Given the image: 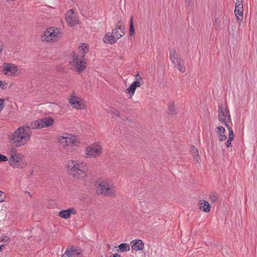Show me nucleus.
Returning <instances> with one entry per match:
<instances>
[{"label": "nucleus", "instance_id": "obj_1", "mask_svg": "<svg viewBox=\"0 0 257 257\" xmlns=\"http://www.w3.org/2000/svg\"><path fill=\"white\" fill-rule=\"evenodd\" d=\"M32 135L30 130L23 126L18 128L11 137L12 144L17 147L24 146L30 140Z\"/></svg>", "mask_w": 257, "mask_h": 257}, {"label": "nucleus", "instance_id": "obj_2", "mask_svg": "<svg viewBox=\"0 0 257 257\" xmlns=\"http://www.w3.org/2000/svg\"><path fill=\"white\" fill-rule=\"evenodd\" d=\"M66 167L69 173L76 178H79L87 170L85 163L78 161L69 160L66 163Z\"/></svg>", "mask_w": 257, "mask_h": 257}, {"label": "nucleus", "instance_id": "obj_3", "mask_svg": "<svg viewBox=\"0 0 257 257\" xmlns=\"http://www.w3.org/2000/svg\"><path fill=\"white\" fill-rule=\"evenodd\" d=\"M71 69L78 72H82L86 67L87 61L84 56H80L76 52H72L69 61Z\"/></svg>", "mask_w": 257, "mask_h": 257}, {"label": "nucleus", "instance_id": "obj_4", "mask_svg": "<svg viewBox=\"0 0 257 257\" xmlns=\"http://www.w3.org/2000/svg\"><path fill=\"white\" fill-rule=\"evenodd\" d=\"M97 192L98 194L108 197H113L115 195L114 185L111 181L108 180L102 181L100 182L97 187Z\"/></svg>", "mask_w": 257, "mask_h": 257}, {"label": "nucleus", "instance_id": "obj_5", "mask_svg": "<svg viewBox=\"0 0 257 257\" xmlns=\"http://www.w3.org/2000/svg\"><path fill=\"white\" fill-rule=\"evenodd\" d=\"M62 36L60 30L57 28H50L47 29L41 35V40L46 42H56Z\"/></svg>", "mask_w": 257, "mask_h": 257}, {"label": "nucleus", "instance_id": "obj_6", "mask_svg": "<svg viewBox=\"0 0 257 257\" xmlns=\"http://www.w3.org/2000/svg\"><path fill=\"white\" fill-rule=\"evenodd\" d=\"M170 59L180 72L184 73L186 71L184 60L178 57V55L175 51L173 49L170 51Z\"/></svg>", "mask_w": 257, "mask_h": 257}, {"label": "nucleus", "instance_id": "obj_7", "mask_svg": "<svg viewBox=\"0 0 257 257\" xmlns=\"http://www.w3.org/2000/svg\"><path fill=\"white\" fill-rule=\"evenodd\" d=\"M58 141L64 147H67L70 144L77 146L79 144V141L77 138L75 136L69 133H64L62 135L60 136Z\"/></svg>", "mask_w": 257, "mask_h": 257}, {"label": "nucleus", "instance_id": "obj_8", "mask_svg": "<svg viewBox=\"0 0 257 257\" xmlns=\"http://www.w3.org/2000/svg\"><path fill=\"white\" fill-rule=\"evenodd\" d=\"M85 153L87 158L97 157L102 153V147L98 144H93L86 148Z\"/></svg>", "mask_w": 257, "mask_h": 257}, {"label": "nucleus", "instance_id": "obj_9", "mask_svg": "<svg viewBox=\"0 0 257 257\" xmlns=\"http://www.w3.org/2000/svg\"><path fill=\"white\" fill-rule=\"evenodd\" d=\"M218 119L225 125L228 124L230 119V115L229 109L227 106L222 105H219L218 108Z\"/></svg>", "mask_w": 257, "mask_h": 257}, {"label": "nucleus", "instance_id": "obj_10", "mask_svg": "<svg viewBox=\"0 0 257 257\" xmlns=\"http://www.w3.org/2000/svg\"><path fill=\"white\" fill-rule=\"evenodd\" d=\"M3 71L5 75L10 76H16L20 73L18 66L13 63H4L3 64Z\"/></svg>", "mask_w": 257, "mask_h": 257}, {"label": "nucleus", "instance_id": "obj_11", "mask_svg": "<svg viewBox=\"0 0 257 257\" xmlns=\"http://www.w3.org/2000/svg\"><path fill=\"white\" fill-rule=\"evenodd\" d=\"M82 252L80 248L72 246L66 249L62 257H82Z\"/></svg>", "mask_w": 257, "mask_h": 257}, {"label": "nucleus", "instance_id": "obj_12", "mask_svg": "<svg viewBox=\"0 0 257 257\" xmlns=\"http://www.w3.org/2000/svg\"><path fill=\"white\" fill-rule=\"evenodd\" d=\"M66 20L70 27H73L78 24V20L74 14V11L71 9L66 14Z\"/></svg>", "mask_w": 257, "mask_h": 257}, {"label": "nucleus", "instance_id": "obj_13", "mask_svg": "<svg viewBox=\"0 0 257 257\" xmlns=\"http://www.w3.org/2000/svg\"><path fill=\"white\" fill-rule=\"evenodd\" d=\"M68 101L73 108L79 109H82L84 108V104L79 97L72 95L69 98Z\"/></svg>", "mask_w": 257, "mask_h": 257}, {"label": "nucleus", "instance_id": "obj_14", "mask_svg": "<svg viewBox=\"0 0 257 257\" xmlns=\"http://www.w3.org/2000/svg\"><path fill=\"white\" fill-rule=\"evenodd\" d=\"M11 155L10 158V164L14 168H19L20 165L19 164V158L18 154L17 153L16 149L14 148L12 149Z\"/></svg>", "mask_w": 257, "mask_h": 257}, {"label": "nucleus", "instance_id": "obj_15", "mask_svg": "<svg viewBox=\"0 0 257 257\" xmlns=\"http://www.w3.org/2000/svg\"><path fill=\"white\" fill-rule=\"evenodd\" d=\"M112 33L114 34L118 39L125 35L124 27L122 26L121 22L118 21L115 25L114 29L112 31Z\"/></svg>", "mask_w": 257, "mask_h": 257}, {"label": "nucleus", "instance_id": "obj_16", "mask_svg": "<svg viewBox=\"0 0 257 257\" xmlns=\"http://www.w3.org/2000/svg\"><path fill=\"white\" fill-rule=\"evenodd\" d=\"M103 40L105 44H113L116 42L117 38L112 33L109 32L105 34Z\"/></svg>", "mask_w": 257, "mask_h": 257}, {"label": "nucleus", "instance_id": "obj_17", "mask_svg": "<svg viewBox=\"0 0 257 257\" xmlns=\"http://www.w3.org/2000/svg\"><path fill=\"white\" fill-rule=\"evenodd\" d=\"M38 120L39 121L40 128L50 126L54 123V119L49 117H46L43 118L38 119Z\"/></svg>", "mask_w": 257, "mask_h": 257}, {"label": "nucleus", "instance_id": "obj_18", "mask_svg": "<svg viewBox=\"0 0 257 257\" xmlns=\"http://www.w3.org/2000/svg\"><path fill=\"white\" fill-rule=\"evenodd\" d=\"M26 129H28L29 130L31 129H40V123L39 121L38 120H34L32 122L27 123L24 126H22Z\"/></svg>", "mask_w": 257, "mask_h": 257}, {"label": "nucleus", "instance_id": "obj_19", "mask_svg": "<svg viewBox=\"0 0 257 257\" xmlns=\"http://www.w3.org/2000/svg\"><path fill=\"white\" fill-rule=\"evenodd\" d=\"M141 86L142 85L138 84V83L133 82L126 89L125 92L130 95V97H132L134 95L136 88Z\"/></svg>", "mask_w": 257, "mask_h": 257}, {"label": "nucleus", "instance_id": "obj_20", "mask_svg": "<svg viewBox=\"0 0 257 257\" xmlns=\"http://www.w3.org/2000/svg\"><path fill=\"white\" fill-rule=\"evenodd\" d=\"M243 7H235L234 13L236 17V20L240 22L243 20Z\"/></svg>", "mask_w": 257, "mask_h": 257}, {"label": "nucleus", "instance_id": "obj_21", "mask_svg": "<svg viewBox=\"0 0 257 257\" xmlns=\"http://www.w3.org/2000/svg\"><path fill=\"white\" fill-rule=\"evenodd\" d=\"M134 243L132 246V248L135 250H141L144 247V242L140 239L135 240L133 241Z\"/></svg>", "mask_w": 257, "mask_h": 257}, {"label": "nucleus", "instance_id": "obj_22", "mask_svg": "<svg viewBox=\"0 0 257 257\" xmlns=\"http://www.w3.org/2000/svg\"><path fill=\"white\" fill-rule=\"evenodd\" d=\"M200 203V209L205 212H209L210 211L211 207L209 204V203L203 200Z\"/></svg>", "mask_w": 257, "mask_h": 257}, {"label": "nucleus", "instance_id": "obj_23", "mask_svg": "<svg viewBox=\"0 0 257 257\" xmlns=\"http://www.w3.org/2000/svg\"><path fill=\"white\" fill-rule=\"evenodd\" d=\"M191 152L194 158V160L197 162H199L200 160V158L198 154V149L194 146H192L191 149Z\"/></svg>", "mask_w": 257, "mask_h": 257}, {"label": "nucleus", "instance_id": "obj_24", "mask_svg": "<svg viewBox=\"0 0 257 257\" xmlns=\"http://www.w3.org/2000/svg\"><path fill=\"white\" fill-rule=\"evenodd\" d=\"M168 111L169 115H174L177 113V109L174 102H171L169 104Z\"/></svg>", "mask_w": 257, "mask_h": 257}, {"label": "nucleus", "instance_id": "obj_25", "mask_svg": "<svg viewBox=\"0 0 257 257\" xmlns=\"http://www.w3.org/2000/svg\"><path fill=\"white\" fill-rule=\"evenodd\" d=\"M118 248L122 252L128 251L130 249V245L126 243H121L118 245Z\"/></svg>", "mask_w": 257, "mask_h": 257}, {"label": "nucleus", "instance_id": "obj_26", "mask_svg": "<svg viewBox=\"0 0 257 257\" xmlns=\"http://www.w3.org/2000/svg\"><path fill=\"white\" fill-rule=\"evenodd\" d=\"M59 215L60 217L65 219H67L70 217L69 214V212L67 209L62 210L60 212H59Z\"/></svg>", "mask_w": 257, "mask_h": 257}, {"label": "nucleus", "instance_id": "obj_27", "mask_svg": "<svg viewBox=\"0 0 257 257\" xmlns=\"http://www.w3.org/2000/svg\"><path fill=\"white\" fill-rule=\"evenodd\" d=\"M135 34V29L133 24V17H131L130 20V24L129 28V35L130 36H133Z\"/></svg>", "mask_w": 257, "mask_h": 257}, {"label": "nucleus", "instance_id": "obj_28", "mask_svg": "<svg viewBox=\"0 0 257 257\" xmlns=\"http://www.w3.org/2000/svg\"><path fill=\"white\" fill-rule=\"evenodd\" d=\"M80 48H81V50L82 51V54L80 55V56H84V57L85 54L88 51L89 46L87 45H84V44H82Z\"/></svg>", "mask_w": 257, "mask_h": 257}, {"label": "nucleus", "instance_id": "obj_29", "mask_svg": "<svg viewBox=\"0 0 257 257\" xmlns=\"http://www.w3.org/2000/svg\"><path fill=\"white\" fill-rule=\"evenodd\" d=\"M135 80H136L134 81V82H137L138 84L141 85H143L144 81L139 73L135 75Z\"/></svg>", "mask_w": 257, "mask_h": 257}, {"label": "nucleus", "instance_id": "obj_30", "mask_svg": "<svg viewBox=\"0 0 257 257\" xmlns=\"http://www.w3.org/2000/svg\"><path fill=\"white\" fill-rule=\"evenodd\" d=\"M186 8L190 11L193 8L192 0H184Z\"/></svg>", "mask_w": 257, "mask_h": 257}, {"label": "nucleus", "instance_id": "obj_31", "mask_svg": "<svg viewBox=\"0 0 257 257\" xmlns=\"http://www.w3.org/2000/svg\"><path fill=\"white\" fill-rule=\"evenodd\" d=\"M209 198L212 202H216L218 199V196L216 193L213 192L211 193L209 195Z\"/></svg>", "mask_w": 257, "mask_h": 257}, {"label": "nucleus", "instance_id": "obj_32", "mask_svg": "<svg viewBox=\"0 0 257 257\" xmlns=\"http://www.w3.org/2000/svg\"><path fill=\"white\" fill-rule=\"evenodd\" d=\"M225 126L227 127L228 130L229 134L228 139H233V132L232 128L229 126L228 124H226Z\"/></svg>", "mask_w": 257, "mask_h": 257}, {"label": "nucleus", "instance_id": "obj_33", "mask_svg": "<svg viewBox=\"0 0 257 257\" xmlns=\"http://www.w3.org/2000/svg\"><path fill=\"white\" fill-rule=\"evenodd\" d=\"M225 132V129L223 126H219L216 127L215 132L217 134H224Z\"/></svg>", "mask_w": 257, "mask_h": 257}, {"label": "nucleus", "instance_id": "obj_34", "mask_svg": "<svg viewBox=\"0 0 257 257\" xmlns=\"http://www.w3.org/2000/svg\"><path fill=\"white\" fill-rule=\"evenodd\" d=\"M221 21L218 19H216L213 23V26L216 30L219 28Z\"/></svg>", "mask_w": 257, "mask_h": 257}, {"label": "nucleus", "instance_id": "obj_35", "mask_svg": "<svg viewBox=\"0 0 257 257\" xmlns=\"http://www.w3.org/2000/svg\"><path fill=\"white\" fill-rule=\"evenodd\" d=\"M111 113L112 114L113 117H119V111L115 108L112 109Z\"/></svg>", "mask_w": 257, "mask_h": 257}, {"label": "nucleus", "instance_id": "obj_36", "mask_svg": "<svg viewBox=\"0 0 257 257\" xmlns=\"http://www.w3.org/2000/svg\"><path fill=\"white\" fill-rule=\"evenodd\" d=\"M218 135H219V140L220 142L224 141L227 138L226 136L224 134H220Z\"/></svg>", "mask_w": 257, "mask_h": 257}, {"label": "nucleus", "instance_id": "obj_37", "mask_svg": "<svg viewBox=\"0 0 257 257\" xmlns=\"http://www.w3.org/2000/svg\"><path fill=\"white\" fill-rule=\"evenodd\" d=\"M67 210L69 212L70 216H71V214H76V211L75 210V209L74 208H70Z\"/></svg>", "mask_w": 257, "mask_h": 257}, {"label": "nucleus", "instance_id": "obj_38", "mask_svg": "<svg viewBox=\"0 0 257 257\" xmlns=\"http://www.w3.org/2000/svg\"><path fill=\"white\" fill-rule=\"evenodd\" d=\"M6 198V195L4 192L0 191V202H3Z\"/></svg>", "mask_w": 257, "mask_h": 257}, {"label": "nucleus", "instance_id": "obj_39", "mask_svg": "<svg viewBox=\"0 0 257 257\" xmlns=\"http://www.w3.org/2000/svg\"><path fill=\"white\" fill-rule=\"evenodd\" d=\"M8 160V158L3 155L0 154V162H6Z\"/></svg>", "mask_w": 257, "mask_h": 257}, {"label": "nucleus", "instance_id": "obj_40", "mask_svg": "<svg viewBox=\"0 0 257 257\" xmlns=\"http://www.w3.org/2000/svg\"><path fill=\"white\" fill-rule=\"evenodd\" d=\"M4 107V99L0 98V112Z\"/></svg>", "mask_w": 257, "mask_h": 257}, {"label": "nucleus", "instance_id": "obj_41", "mask_svg": "<svg viewBox=\"0 0 257 257\" xmlns=\"http://www.w3.org/2000/svg\"><path fill=\"white\" fill-rule=\"evenodd\" d=\"M243 7L242 0H236L235 3V7Z\"/></svg>", "mask_w": 257, "mask_h": 257}, {"label": "nucleus", "instance_id": "obj_42", "mask_svg": "<svg viewBox=\"0 0 257 257\" xmlns=\"http://www.w3.org/2000/svg\"><path fill=\"white\" fill-rule=\"evenodd\" d=\"M233 140L230 139H228L227 142L225 143L226 146L227 147H230L231 146V142Z\"/></svg>", "mask_w": 257, "mask_h": 257}, {"label": "nucleus", "instance_id": "obj_43", "mask_svg": "<svg viewBox=\"0 0 257 257\" xmlns=\"http://www.w3.org/2000/svg\"><path fill=\"white\" fill-rule=\"evenodd\" d=\"M3 42H0V53L3 51Z\"/></svg>", "mask_w": 257, "mask_h": 257}, {"label": "nucleus", "instance_id": "obj_44", "mask_svg": "<svg viewBox=\"0 0 257 257\" xmlns=\"http://www.w3.org/2000/svg\"><path fill=\"white\" fill-rule=\"evenodd\" d=\"M109 257H120V255L117 253H114L111 255Z\"/></svg>", "mask_w": 257, "mask_h": 257}, {"label": "nucleus", "instance_id": "obj_45", "mask_svg": "<svg viewBox=\"0 0 257 257\" xmlns=\"http://www.w3.org/2000/svg\"><path fill=\"white\" fill-rule=\"evenodd\" d=\"M4 85L3 81H2V80H0V87H1L2 89H4Z\"/></svg>", "mask_w": 257, "mask_h": 257}, {"label": "nucleus", "instance_id": "obj_46", "mask_svg": "<svg viewBox=\"0 0 257 257\" xmlns=\"http://www.w3.org/2000/svg\"><path fill=\"white\" fill-rule=\"evenodd\" d=\"M9 239V238L8 236H5L2 240V241H8Z\"/></svg>", "mask_w": 257, "mask_h": 257}, {"label": "nucleus", "instance_id": "obj_47", "mask_svg": "<svg viewBox=\"0 0 257 257\" xmlns=\"http://www.w3.org/2000/svg\"><path fill=\"white\" fill-rule=\"evenodd\" d=\"M5 246L4 244H1L0 245V251H1L2 250V248L3 247Z\"/></svg>", "mask_w": 257, "mask_h": 257}, {"label": "nucleus", "instance_id": "obj_48", "mask_svg": "<svg viewBox=\"0 0 257 257\" xmlns=\"http://www.w3.org/2000/svg\"><path fill=\"white\" fill-rule=\"evenodd\" d=\"M29 173L30 175H32L33 174V171H29Z\"/></svg>", "mask_w": 257, "mask_h": 257}]
</instances>
